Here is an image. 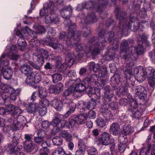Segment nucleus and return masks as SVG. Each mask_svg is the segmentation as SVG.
<instances>
[{
	"instance_id": "864d4df0",
	"label": "nucleus",
	"mask_w": 155,
	"mask_h": 155,
	"mask_svg": "<svg viewBox=\"0 0 155 155\" xmlns=\"http://www.w3.org/2000/svg\"><path fill=\"white\" fill-rule=\"evenodd\" d=\"M96 123L97 126L101 128L104 127L106 125L105 121L101 118L98 119L96 120Z\"/></svg>"
},
{
	"instance_id": "393cba45",
	"label": "nucleus",
	"mask_w": 155,
	"mask_h": 155,
	"mask_svg": "<svg viewBox=\"0 0 155 155\" xmlns=\"http://www.w3.org/2000/svg\"><path fill=\"white\" fill-rule=\"evenodd\" d=\"M39 108L38 105L37 104L33 103L27 106L26 110L29 113L35 114L38 111Z\"/></svg>"
},
{
	"instance_id": "5701e85b",
	"label": "nucleus",
	"mask_w": 155,
	"mask_h": 155,
	"mask_svg": "<svg viewBox=\"0 0 155 155\" xmlns=\"http://www.w3.org/2000/svg\"><path fill=\"white\" fill-rule=\"evenodd\" d=\"M52 106L57 110L61 111L63 109L62 102L57 99H54L51 102Z\"/></svg>"
},
{
	"instance_id": "13d9d810",
	"label": "nucleus",
	"mask_w": 155,
	"mask_h": 155,
	"mask_svg": "<svg viewBox=\"0 0 155 155\" xmlns=\"http://www.w3.org/2000/svg\"><path fill=\"white\" fill-rule=\"evenodd\" d=\"M28 76L26 78L25 82L28 84H32L34 83V81L33 76L32 75V73Z\"/></svg>"
},
{
	"instance_id": "e433bc0d",
	"label": "nucleus",
	"mask_w": 155,
	"mask_h": 155,
	"mask_svg": "<svg viewBox=\"0 0 155 155\" xmlns=\"http://www.w3.org/2000/svg\"><path fill=\"white\" fill-rule=\"evenodd\" d=\"M128 101L130 106L134 109H136L137 107L138 104L137 101L134 98H132L130 96L128 97Z\"/></svg>"
},
{
	"instance_id": "6e6552de",
	"label": "nucleus",
	"mask_w": 155,
	"mask_h": 155,
	"mask_svg": "<svg viewBox=\"0 0 155 155\" xmlns=\"http://www.w3.org/2000/svg\"><path fill=\"white\" fill-rule=\"evenodd\" d=\"M151 150L150 155H155V148L153 147L150 144L148 143L146 146H143L140 149L139 155H148Z\"/></svg>"
},
{
	"instance_id": "7c9ffc66",
	"label": "nucleus",
	"mask_w": 155,
	"mask_h": 155,
	"mask_svg": "<svg viewBox=\"0 0 155 155\" xmlns=\"http://www.w3.org/2000/svg\"><path fill=\"white\" fill-rule=\"evenodd\" d=\"M120 79V75L116 73L111 77V82L116 86L119 84Z\"/></svg>"
},
{
	"instance_id": "a19ab883",
	"label": "nucleus",
	"mask_w": 155,
	"mask_h": 155,
	"mask_svg": "<svg viewBox=\"0 0 155 155\" xmlns=\"http://www.w3.org/2000/svg\"><path fill=\"white\" fill-rule=\"evenodd\" d=\"M51 7L48 6L47 8H44L41 9L40 12V15L41 16H45V18L46 16L50 15V14H48V13H50Z\"/></svg>"
},
{
	"instance_id": "ea45409f",
	"label": "nucleus",
	"mask_w": 155,
	"mask_h": 155,
	"mask_svg": "<svg viewBox=\"0 0 155 155\" xmlns=\"http://www.w3.org/2000/svg\"><path fill=\"white\" fill-rule=\"evenodd\" d=\"M53 79V82L54 83H55L59 81L62 80V76L59 73H55L51 75Z\"/></svg>"
},
{
	"instance_id": "e2e57ef3",
	"label": "nucleus",
	"mask_w": 155,
	"mask_h": 155,
	"mask_svg": "<svg viewBox=\"0 0 155 155\" xmlns=\"http://www.w3.org/2000/svg\"><path fill=\"white\" fill-rule=\"evenodd\" d=\"M109 67L110 72L111 73H114L117 71V69L116 64L114 63H111L109 64Z\"/></svg>"
},
{
	"instance_id": "9d476101",
	"label": "nucleus",
	"mask_w": 155,
	"mask_h": 155,
	"mask_svg": "<svg viewBox=\"0 0 155 155\" xmlns=\"http://www.w3.org/2000/svg\"><path fill=\"white\" fill-rule=\"evenodd\" d=\"M110 134L106 132H104L101 135L98 139V141L100 144L104 145H109L112 139H110Z\"/></svg>"
},
{
	"instance_id": "6ab92c4d",
	"label": "nucleus",
	"mask_w": 155,
	"mask_h": 155,
	"mask_svg": "<svg viewBox=\"0 0 155 155\" xmlns=\"http://www.w3.org/2000/svg\"><path fill=\"white\" fill-rule=\"evenodd\" d=\"M3 74L4 78L7 80L10 79L12 75V70L7 68L4 69L3 67H0V73Z\"/></svg>"
},
{
	"instance_id": "f8f14e48",
	"label": "nucleus",
	"mask_w": 155,
	"mask_h": 155,
	"mask_svg": "<svg viewBox=\"0 0 155 155\" xmlns=\"http://www.w3.org/2000/svg\"><path fill=\"white\" fill-rule=\"evenodd\" d=\"M68 57L65 60L66 64H62L60 67V68H62L63 67L64 68L62 70H60V71H63L66 69V65L71 66L72 65L74 62V58H75V56L73 53H70L68 54Z\"/></svg>"
},
{
	"instance_id": "39448f33",
	"label": "nucleus",
	"mask_w": 155,
	"mask_h": 155,
	"mask_svg": "<svg viewBox=\"0 0 155 155\" xmlns=\"http://www.w3.org/2000/svg\"><path fill=\"white\" fill-rule=\"evenodd\" d=\"M76 26L75 24H74V25L70 26L68 30V35L67 36L66 38L68 39V40L66 41V45L68 47H71L73 45L71 43L70 40L72 41L73 39H77V38L79 36V35H81L80 32H78L75 33V30L76 29Z\"/></svg>"
},
{
	"instance_id": "a878e982",
	"label": "nucleus",
	"mask_w": 155,
	"mask_h": 155,
	"mask_svg": "<svg viewBox=\"0 0 155 155\" xmlns=\"http://www.w3.org/2000/svg\"><path fill=\"white\" fill-rule=\"evenodd\" d=\"M67 104V105L69 106V109L64 115V116L66 118L67 117L71 114L74 113L76 108V104L73 102H71L70 103H68Z\"/></svg>"
},
{
	"instance_id": "bb28decb",
	"label": "nucleus",
	"mask_w": 155,
	"mask_h": 155,
	"mask_svg": "<svg viewBox=\"0 0 155 155\" xmlns=\"http://www.w3.org/2000/svg\"><path fill=\"white\" fill-rule=\"evenodd\" d=\"M65 117L64 115L59 114H56L55 115V118L53 120L52 122V124L54 127H58L60 124V123L63 117Z\"/></svg>"
},
{
	"instance_id": "052dcab7",
	"label": "nucleus",
	"mask_w": 155,
	"mask_h": 155,
	"mask_svg": "<svg viewBox=\"0 0 155 155\" xmlns=\"http://www.w3.org/2000/svg\"><path fill=\"white\" fill-rule=\"evenodd\" d=\"M38 110V112L40 115L41 116H44L47 113V109L45 107H39Z\"/></svg>"
},
{
	"instance_id": "20e7f679",
	"label": "nucleus",
	"mask_w": 155,
	"mask_h": 155,
	"mask_svg": "<svg viewBox=\"0 0 155 155\" xmlns=\"http://www.w3.org/2000/svg\"><path fill=\"white\" fill-rule=\"evenodd\" d=\"M34 58L37 57V60H41L42 64H43L44 61L43 58L48 59V60H53L54 58V55L51 54L49 55H48V53L47 51L43 48L38 49L33 54Z\"/></svg>"
},
{
	"instance_id": "de8ad7c7",
	"label": "nucleus",
	"mask_w": 155,
	"mask_h": 155,
	"mask_svg": "<svg viewBox=\"0 0 155 155\" xmlns=\"http://www.w3.org/2000/svg\"><path fill=\"white\" fill-rule=\"evenodd\" d=\"M86 90L88 92V94L90 97L92 95H94L96 94L95 89L90 86H88L86 88Z\"/></svg>"
},
{
	"instance_id": "6e6d98bb",
	"label": "nucleus",
	"mask_w": 155,
	"mask_h": 155,
	"mask_svg": "<svg viewBox=\"0 0 155 155\" xmlns=\"http://www.w3.org/2000/svg\"><path fill=\"white\" fill-rule=\"evenodd\" d=\"M88 104H87V109L92 110L94 109L96 106V103L94 101H91L87 102Z\"/></svg>"
},
{
	"instance_id": "774afa93",
	"label": "nucleus",
	"mask_w": 155,
	"mask_h": 155,
	"mask_svg": "<svg viewBox=\"0 0 155 155\" xmlns=\"http://www.w3.org/2000/svg\"><path fill=\"white\" fill-rule=\"evenodd\" d=\"M50 125V123L48 121H43L41 123V126L43 128L46 129L48 128Z\"/></svg>"
},
{
	"instance_id": "79ce46f5",
	"label": "nucleus",
	"mask_w": 155,
	"mask_h": 155,
	"mask_svg": "<svg viewBox=\"0 0 155 155\" xmlns=\"http://www.w3.org/2000/svg\"><path fill=\"white\" fill-rule=\"evenodd\" d=\"M74 116H75V115L71 116L69 118L68 124V125H67V127L69 128H71L74 126L76 123Z\"/></svg>"
},
{
	"instance_id": "0eeeda50",
	"label": "nucleus",
	"mask_w": 155,
	"mask_h": 155,
	"mask_svg": "<svg viewBox=\"0 0 155 155\" xmlns=\"http://www.w3.org/2000/svg\"><path fill=\"white\" fill-rule=\"evenodd\" d=\"M99 77L96 74H93L89 77H87L84 79L83 81V83L84 84L85 86H89L91 84H94L95 85L96 84L98 86L99 82L98 81Z\"/></svg>"
},
{
	"instance_id": "2eb2a0df",
	"label": "nucleus",
	"mask_w": 155,
	"mask_h": 155,
	"mask_svg": "<svg viewBox=\"0 0 155 155\" xmlns=\"http://www.w3.org/2000/svg\"><path fill=\"white\" fill-rule=\"evenodd\" d=\"M72 9L70 5L64 7L60 11V15L63 18L68 19L72 13Z\"/></svg>"
},
{
	"instance_id": "f257e3e1",
	"label": "nucleus",
	"mask_w": 155,
	"mask_h": 155,
	"mask_svg": "<svg viewBox=\"0 0 155 155\" xmlns=\"http://www.w3.org/2000/svg\"><path fill=\"white\" fill-rule=\"evenodd\" d=\"M105 32L104 31H101L99 34V38L98 40H96V43L94 38H93L89 41L86 46L84 52L87 54L91 51V50L93 44H95L94 48L92 50L91 54L95 56L98 54L101 50H103L105 46L104 42H110L113 40L114 32L111 31L108 32V34L105 35Z\"/></svg>"
},
{
	"instance_id": "c85d7f7f",
	"label": "nucleus",
	"mask_w": 155,
	"mask_h": 155,
	"mask_svg": "<svg viewBox=\"0 0 155 155\" xmlns=\"http://www.w3.org/2000/svg\"><path fill=\"white\" fill-rule=\"evenodd\" d=\"M20 70L22 73L27 75H29L32 72V68L27 65L24 64L22 65Z\"/></svg>"
},
{
	"instance_id": "49530a36",
	"label": "nucleus",
	"mask_w": 155,
	"mask_h": 155,
	"mask_svg": "<svg viewBox=\"0 0 155 155\" xmlns=\"http://www.w3.org/2000/svg\"><path fill=\"white\" fill-rule=\"evenodd\" d=\"M56 89V93H59L62 91L64 89V85L61 83H58L54 86Z\"/></svg>"
},
{
	"instance_id": "dca6fc26",
	"label": "nucleus",
	"mask_w": 155,
	"mask_h": 155,
	"mask_svg": "<svg viewBox=\"0 0 155 155\" xmlns=\"http://www.w3.org/2000/svg\"><path fill=\"white\" fill-rule=\"evenodd\" d=\"M144 91V88L141 85L137 86L135 89V96L140 100H143L146 97V94Z\"/></svg>"
},
{
	"instance_id": "f704fd0d",
	"label": "nucleus",
	"mask_w": 155,
	"mask_h": 155,
	"mask_svg": "<svg viewBox=\"0 0 155 155\" xmlns=\"http://www.w3.org/2000/svg\"><path fill=\"white\" fill-rule=\"evenodd\" d=\"M73 93H74V87L71 86L64 91L63 93L62 96L64 97H66Z\"/></svg>"
},
{
	"instance_id": "bf43d9fd",
	"label": "nucleus",
	"mask_w": 155,
	"mask_h": 155,
	"mask_svg": "<svg viewBox=\"0 0 155 155\" xmlns=\"http://www.w3.org/2000/svg\"><path fill=\"white\" fill-rule=\"evenodd\" d=\"M88 155H97L98 152L96 149L94 147H91L87 151Z\"/></svg>"
},
{
	"instance_id": "c03bdc74",
	"label": "nucleus",
	"mask_w": 155,
	"mask_h": 155,
	"mask_svg": "<svg viewBox=\"0 0 155 155\" xmlns=\"http://www.w3.org/2000/svg\"><path fill=\"white\" fill-rule=\"evenodd\" d=\"M52 141L54 145H60L62 143V139L60 137L56 136L52 139Z\"/></svg>"
},
{
	"instance_id": "ddd939ff",
	"label": "nucleus",
	"mask_w": 155,
	"mask_h": 155,
	"mask_svg": "<svg viewBox=\"0 0 155 155\" xmlns=\"http://www.w3.org/2000/svg\"><path fill=\"white\" fill-rule=\"evenodd\" d=\"M45 21L47 23H52L54 24H58L60 21L58 15L52 13L50 14V15L46 16Z\"/></svg>"
},
{
	"instance_id": "603ef678",
	"label": "nucleus",
	"mask_w": 155,
	"mask_h": 155,
	"mask_svg": "<svg viewBox=\"0 0 155 155\" xmlns=\"http://www.w3.org/2000/svg\"><path fill=\"white\" fill-rule=\"evenodd\" d=\"M78 147L79 150L85 151L86 149V146L84 142L82 140H80L79 141Z\"/></svg>"
},
{
	"instance_id": "4d7b16f0",
	"label": "nucleus",
	"mask_w": 155,
	"mask_h": 155,
	"mask_svg": "<svg viewBox=\"0 0 155 155\" xmlns=\"http://www.w3.org/2000/svg\"><path fill=\"white\" fill-rule=\"evenodd\" d=\"M126 147V145L125 142H121L118 145V149L121 153H123L125 150Z\"/></svg>"
},
{
	"instance_id": "423d86ee",
	"label": "nucleus",
	"mask_w": 155,
	"mask_h": 155,
	"mask_svg": "<svg viewBox=\"0 0 155 155\" xmlns=\"http://www.w3.org/2000/svg\"><path fill=\"white\" fill-rule=\"evenodd\" d=\"M148 78V83L150 86L154 87L155 86V70L150 67L147 68L146 73Z\"/></svg>"
},
{
	"instance_id": "473e14b6",
	"label": "nucleus",
	"mask_w": 155,
	"mask_h": 155,
	"mask_svg": "<svg viewBox=\"0 0 155 155\" xmlns=\"http://www.w3.org/2000/svg\"><path fill=\"white\" fill-rule=\"evenodd\" d=\"M32 74L34 79V83H38L41 79V73L35 72H32Z\"/></svg>"
},
{
	"instance_id": "a18cd8bd",
	"label": "nucleus",
	"mask_w": 155,
	"mask_h": 155,
	"mask_svg": "<svg viewBox=\"0 0 155 155\" xmlns=\"http://www.w3.org/2000/svg\"><path fill=\"white\" fill-rule=\"evenodd\" d=\"M107 74L106 67L105 66H102L99 73V76L101 77H104Z\"/></svg>"
},
{
	"instance_id": "8fccbe9b",
	"label": "nucleus",
	"mask_w": 155,
	"mask_h": 155,
	"mask_svg": "<svg viewBox=\"0 0 155 155\" xmlns=\"http://www.w3.org/2000/svg\"><path fill=\"white\" fill-rule=\"evenodd\" d=\"M110 146V148L111 151V155H114L116 154V152L114 150L115 143L114 139H111L109 144Z\"/></svg>"
},
{
	"instance_id": "338daca9",
	"label": "nucleus",
	"mask_w": 155,
	"mask_h": 155,
	"mask_svg": "<svg viewBox=\"0 0 155 155\" xmlns=\"http://www.w3.org/2000/svg\"><path fill=\"white\" fill-rule=\"evenodd\" d=\"M128 102H129L128 99L127 100L126 98H122L119 101V104L121 106H124L127 104Z\"/></svg>"
},
{
	"instance_id": "72a5a7b5",
	"label": "nucleus",
	"mask_w": 155,
	"mask_h": 155,
	"mask_svg": "<svg viewBox=\"0 0 155 155\" xmlns=\"http://www.w3.org/2000/svg\"><path fill=\"white\" fill-rule=\"evenodd\" d=\"M100 68V65L99 64H95L94 62H91L89 63V68L91 70L94 72H97Z\"/></svg>"
},
{
	"instance_id": "412c9836",
	"label": "nucleus",
	"mask_w": 155,
	"mask_h": 155,
	"mask_svg": "<svg viewBox=\"0 0 155 155\" xmlns=\"http://www.w3.org/2000/svg\"><path fill=\"white\" fill-rule=\"evenodd\" d=\"M37 135V137H35L34 138V141L38 144H40L44 141L45 132L43 130H40L38 132Z\"/></svg>"
},
{
	"instance_id": "9b49d317",
	"label": "nucleus",
	"mask_w": 155,
	"mask_h": 155,
	"mask_svg": "<svg viewBox=\"0 0 155 155\" xmlns=\"http://www.w3.org/2000/svg\"><path fill=\"white\" fill-rule=\"evenodd\" d=\"M18 140L14 139L12 144L8 146L7 149L9 150L10 153H16L17 152L19 151L22 148V146L18 145Z\"/></svg>"
},
{
	"instance_id": "1a4fd4ad",
	"label": "nucleus",
	"mask_w": 155,
	"mask_h": 155,
	"mask_svg": "<svg viewBox=\"0 0 155 155\" xmlns=\"http://www.w3.org/2000/svg\"><path fill=\"white\" fill-rule=\"evenodd\" d=\"M104 95L103 97L104 102L105 103H108L111 101L114 95L113 90L110 89V87L109 86H106L104 88Z\"/></svg>"
},
{
	"instance_id": "69168bd1",
	"label": "nucleus",
	"mask_w": 155,
	"mask_h": 155,
	"mask_svg": "<svg viewBox=\"0 0 155 155\" xmlns=\"http://www.w3.org/2000/svg\"><path fill=\"white\" fill-rule=\"evenodd\" d=\"M59 52H62L64 50H66L67 48L61 44H58L57 45V48L56 49Z\"/></svg>"
},
{
	"instance_id": "f03ea898",
	"label": "nucleus",
	"mask_w": 155,
	"mask_h": 155,
	"mask_svg": "<svg viewBox=\"0 0 155 155\" xmlns=\"http://www.w3.org/2000/svg\"><path fill=\"white\" fill-rule=\"evenodd\" d=\"M139 38L141 39V40H139L138 41V43L139 45L137 48L136 49L137 53H133L132 48H128V45L127 41L124 40L122 41L120 49V55L123 56V58L126 60H128L130 59L132 61H135L137 58L138 55L143 53V50L142 46L143 39L142 38L141 36H140Z\"/></svg>"
},
{
	"instance_id": "4c0bfd02",
	"label": "nucleus",
	"mask_w": 155,
	"mask_h": 155,
	"mask_svg": "<svg viewBox=\"0 0 155 155\" xmlns=\"http://www.w3.org/2000/svg\"><path fill=\"white\" fill-rule=\"evenodd\" d=\"M22 117H23L21 116H18L17 117V120H18V121L15 120L14 121L13 124L15 129L16 130H18L22 125L23 124L22 121L19 120V119Z\"/></svg>"
},
{
	"instance_id": "37998d69",
	"label": "nucleus",
	"mask_w": 155,
	"mask_h": 155,
	"mask_svg": "<svg viewBox=\"0 0 155 155\" xmlns=\"http://www.w3.org/2000/svg\"><path fill=\"white\" fill-rule=\"evenodd\" d=\"M92 6V2L90 1L87 2L86 3L84 4H83L82 5H79L78 6L77 9L78 11H79L80 10L79 8L82 7L83 8H85L86 9H88L90 8Z\"/></svg>"
},
{
	"instance_id": "0e129e2a",
	"label": "nucleus",
	"mask_w": 155,
	"mask_h": 155,
	"mask_svg": "<svg viewBox=\"0 0 155 155\" xmlns=\"http://www.w3.org/2000/svg\"><path fill=\"white\" fill-rule=\"evenodd\" d=\"M96 113L94 111L90 110L87 114V118L88 117L90 119H94L96 117Z\"/></svg>"
},
{
	"instance_id": "cd10ccee",
	"label": "nucleus",
	"mask_w": 155,
	"mask_h": 155,
	"mask_svg": "<svg viewBox=\"0 0 155 155\" xmlns=\"http://www.w3.org/2000/svg\"><path fill=\"white\" fill-rule=\"evenodd\" d=\"M100 112L106 117L110 118L112 116L111 112L105 106H102L100 110Z\"/></svg>"
},
{
	"instance_id": "f3484780",
	"label": "nucleus",
	"mask_w": 155,
	"mask_h": 155,
	"mask_svg": "<svg viewBox=\"0 0 155 155\" xmlns=\"http://www.w3.org/2000/svg\"><path fill=\"white\" fill-rule=\"evenodd\" d=\"M122 132L124 135L123 137L119 138V140H120L121 138L125 139L126 138V136L132 134L133 131L131 126L129 124H126L123 126Z\"/></svg>"
},
{
	"instance_id": "3c124183",
	"label": "nucleus",
	"mask_w": 155,
	"mask_h": 155,
	"mask_svg": "<svg viewBox=\"0 0 155 155\" xmlns=\"http://www.w3.org/2000/svg\"><path fill=\"white\" fill-rule=\"evenodd\" d=\"M5 54H3L0 58V61H1L0 65L1 66H8L9 64V61L8 60H6L5 61H2V59L5 58Z\"/></svg>"
},
{
	"instance_id": "58836bf2",
	"label": "nucleus",
	"mask_w": 155,
	"mask_h": 155,
	"mask_svg": "<svg viewBox=\"0 0 155 155\" xmlns=\"http://www.w3.org/2000/svg\"><path fill=\"white\" fill-rule=\"evenodd\" d=\"M86 20L88 21L89 23H92L96 22L97 21L96 17L94 13H89L87 16Z\"/></svg>"
},
{
	"instance_id": "680f3d73",
	"label": "nucleus",
	"mask_w": 155,
	"mask_h": 155,
	"mask_svg": "<svg viewBox=\"0 0 155 155\" xmlns=\"http://www.w3.org/2000/svg\"><path fill=\"white\" fill-rule=\"evenodd\" d=\"M41 100V104L43 107H45L49 105V101L46 99L42 98Z\"/></svg>"
},
{
	"instance_id": "a211bd4d",
	"label": "nucleus",
	"mask_w": 155,
	"mask_h": 155,
	"mask_svg": "<svg viewBox=\"0 0 155 155\" xmlns=\"http://www.w3.org/2000/svg\"><path fill=\"white\" fill-rule=\"evenodd\" d=\"M76 123L78 124H84L87 118V114L84 113L81 114L74 116Z\"/></svg>"
},
{
	"instance_id": "c756f323",
	"label": "nucleus",
	"mask_w": 155,
	"mask_h": 155,
	"mask_svg": "<svg viewBox=\"0 0 155 155\" xmlns=\"http://www.w3.org/2000/svg\"><path fill=\"white\" fill-rule=\"evenodd\" d=\"M128 111L129 114L133 117L138 118L142 115V113L139 110L135 111L131 109H129Z\"/></svg>"
},
{
	"instance_id": "4468645a",
	"label": "nucleus",
	"mask_w": 155,
	"mask_h": 155,
	"mask_svg": "<svg viewBox=\"0 0 155 155\" xmlns=\"http://www.w3.org/2000/svg\"><path fill=\"white\" fill-rule=\"evenodd\" d=\"M2 85L3 86V89L4 90V93L3 94H1L5 101L8 98L9 95L15 94V91L12 87H8L7 85H5L3 84H2Z\"/></svg>"
},
{
	"instance_id": "5fc2aeb1",
	"label": "nucleus",
	"mask_w": 155,
	"mask_h": 155,
	"mask_svg": "<svg viewBox=\"0 0 155 155\" xmlns=\"http://www.w3.org/2000/svg\"><path fill=\"white\" fill-rule=\"evenodd\" d=\"M39 95L41 98H44L47 95V93L45 89L40 88L39 90Z\"/></svg>"
},
{
	"instance_id": "7ed1b4c3",
	"label": "nucleus",
	"mask_w": 155,
	"mask_h": 155,
	"mask_svg": "<svg viewBox=\"0 0 155 155\" xmlns=\"http://www.w3.org/2000/svg\"><path fill=\"white\" fill-rule=\"evenodd\" d=\"M132 69L130 63H127L124 71V77L127 80H130L133 77V74L137 81L140 82H142L145 79V72L142 67H135L134 69L133 74Z\"/></svg>"
},
{
	"instance_id": "4be33fe9",
	"label": "nucleus",
	"mask_w": 155,
	"mask_h": 155,
	"mask_svg": "<svg viewBox=\"0 0 155 155\" xmlns=\"http://www.w3.org/2000/svg\"><path fill=\"white\" fill-rule=\"evenodd\" d=\"M80 81L79 79H77L76 81H74L75 84H77L75 87H74V93L76 92L78 93H81L86 90V87L83 83H79L77 84V82Z\"/></svg>"
},
{
	"instance_id": "2f4dec72",
	"label": "nucleus",
	"mask_w": 155,
	"mask_h": 155,
	"mask_svg": "<svg viewBox=\"0 0 155 155\" xmlns=\"http://www.w3.org/2000/svg\"><path fill=\"white\" fill-rule=\"evenodd\" d=\"M51 155H71V153L67 155L62 147H58L53 151Z\"/></svg>"
},
{
	"instance_id": "aec40b11",
	"label": "nucleus",
	"mask_w": 155,
	"mask_h": 155,
	"mask_svg": "<svg viewBox=\"0 0 155 155\" xmlns=\"http://www.w3.org/2000/svg\"><path fill=\"white\" fill-rule=\"evenodd\" d=\"M116 48H112L111 49H109L107 52L104 56V58L105 60L107 61H110L112 60L115 56V53H114L115 50L117 48L118 46L117 44L116 45Z\"/></svg>"
},
{
	"instance_id": "c9c22d12",
	"label": "nucleus",
	"mask_w": 155,
	"mask_h": 155,
	"mask_svg": "<svg viewBox=\"0 0 155 155\" xmlns=\"http://www.w3.org/2000/svg\"><path fill=\"white\" fill-rule=\"evenodd\" d=\"M25 150L28 152H31L34 149V146L31 142L27 143L26 142L24 146Z\"/></svg>"
},
{
	"instance_id": "09e8293b",
	"label": "nucleus",
	"mask_w": 155,
	"mask_h": 155,
	"mask_svg": "<svg viewBox=\"0 0 155 155\" xmlns=\"http://www.w3.org/2000/svg\"><path fill=\"white\" fill-rule=\"evenodd\" d=\"M25 38V36H24L23 37H20L18 39L17 43L19 46L25 47L26 45V43L24 40V38Z\"/></svg>"
},
{
	"instance_id": "b1692460",
	"label": "nucleus",
	"mask_w": 155,
	"mask_h": 155,
	"mask_svg": "<svg viewBox=\"0 0 155 155\" xmlns=\"http://www.w3.org/2000/svg\"><path fill=\"white\" fill-rule=\"evenodd\" d=\"M110 130L112 134L117 135L118 134L120 130V125L117 123H113L110 125Z\"/></svg>"
}]
</instances>
